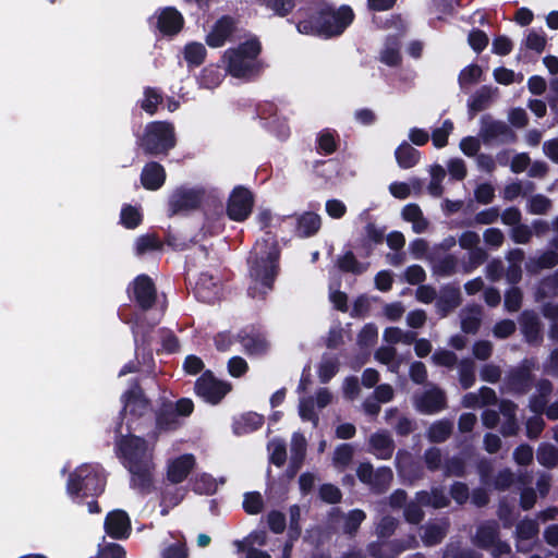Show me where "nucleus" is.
Segmentation results:
<instances>
[{
	"label": "nucleus",
	"mask_w": 558,
	"mask_h": 558,
	"mask_svg": "<svg viewBox=\"0 0 558 558\" xmlns=\"http://www.w3.org/2000/svg\"><path fill=\"white\" fill-rule=\"evenodd\" d=\"M356 476L372 492L380 494L386 492L391 485L393 473L388 466L375 470L369 462H363L356 469Z\"/></svg>",
	"instance_id": "8"
},
{
	"label": "nucleus",
	"mask_w": 558,
	"mask_h": 558,
	"mask_svg": "<svg viewBox=\"0 0 558 558\" xmlns=\"http://www.w3.org/2000/svg\"><path fill=\"white\" fill-rule=\"evenodd\" d=\"M547 38L544 32H538L535 29L529 31L526 38H525V46L526 48L534 50L538 53L544 51L546 47Z\"/></svg>",
	"instance_id": "62"
},
{
	"label": "nucleus",
	"mask_w": 558,
	"mask_h": 558,
	"mask_svg": "<svg viewBox=\"0 0 558 558\" xmlns=\"http://www.w3.org/2000/svg\"><path fill=\"white\" fill-rule=\"evenodd\" d=\"M204 197L201 189L180 187L169 198V210L171 215L189 211L199 206Z\"/></svg>",
	"instance_id": "11"
},
{
	"label": "nucleus",
	"mask_w": 558,
	"mask_h": 558,
	"mask_svg": "<svg viewBox=\"0 0 558 558\" xmlns=\"http://www.w3.org/2000/svg\"><path fill=\"white\" fill-rule=\"evenodd\" d=\"M385 418L388 424L395 426V429L399 435H408L413 429L412 421L405 416L399 415V412L396 408L387 410Z\"/></svg>",
	"instance_id": "40"
},
{
	"label": "nucleus",
	"mask_w": 558,
	"mask_h": 558,
	"mask_svg": "<svg viewBox=\"0 0 558 558\" xmlns=\"http://www.w3.org/2000/svg\"><path fill=\"white\" fill-rule=\"evenodd\" d=\"M171 541L165 542L161 558H187L189 551L183 535H170Z\"/></svg>",
	"instance_id": "34"
},
{
	"label": "nucleus",
	"mask_w": 558,
	"mask_h": 558,
	"mask_svg": "<svg viewBox=\"0 0 558 558\" xmlns=\"http://www.w3.org/2000/svg\"><path fill=\"white\" fill-rule=\"evenodd\" d=\"M230 390V384L215 378L210 372H205L195 383L196 395L211 404L219 403Z\"/></svg>",
	"instance_id": "9"
},
{
	"label": "nucleus",
	"mask_w": 558,
	"mask_h": 558,
	"mask_svg": "<svg viewBox=\"0 0 558 558\" xmlns=\"http://www.w3.org/2000/svg\"><path fill=\"white\" fill-rule=\"evenodd\" d=\"M268 451L270 454L271 463L276 464L277 466H281L284 464L287 459V450L286 444L282 440L272 439L268 444Z\"/></svg>",
	"instance_id": "57"
},
{
	"label": "nucleus",
	"mask_w": 558,
	"mask_h": 558,
	"mask_svg": "<svg viewBox=\"0 0 558 558\" xmlns=\"http://www.w3.org/2000/svg\"><path fill=\"white\" fill-rule=\"evenodd\" d=\"M522 332L530 343H538L542 340V328L538 317L532 312H523L520 317Z\"/></svg>",
	"instance_id": "29"
},
{
	"label": "nucleus",
	"mask_w": 558,
	"mask_h": 558,
	"mask_svg": "<svg viewBox=\"0 0 558 558\" xmlns=\"http://www.w3.org/2000/svg\"><path fill=\"white\" fill-rule=\"evenodd\" d=\"M253 203V195L248 190L242 186L235 187L229 198L228 216L232 220L244 221L251 215Z\"/></svg>",
	"instance_id": "12"
},
{
	"label": "nucleus",
	"mask_w": 558,
	"mask_h": 558,
	"mask_svg": "<svg viewBox=\"0 0 558 558\" xmlns=\"http://www.w3.org/2000/svg\"><path fill=\"white\" fill-rule=\"evenodd\" d=\"M161 95L154 88H146L144 92V99L142 100V109L149 114H154L161 102Z\"/></svg>",
	"instance_id": "61"
},
{
	"label": "nucleus",
	"mask_w": 558,
	"mask_h": 558,
	"mask_svg": "<svg viewBox=\"0 0 558 558\" xmlns=\"http://www.w3.org/2000/svg\"><path fill=\"white\" fill-rule=\"evenodd\" d=\"M121 223L128 229L136 228L142 221L140 209L131 205H125L121 210Z\"/></svg>",
	"instance_id": "58"
},
{
	"label": "nucleus",
	"mask_w": 558,
	"mask_h": 558,
	"mask_svg": "<svg viewBox=\"0 0 558 558\" xmlns=\"http://www.w3.org/2000/svg\"><path fill=\"white\" fill-rule=\"evenodd\" d=\"M400 45L397 38H388L384 49L380 52V61L387 65L393 66L400 62Z\"/></svg>",
	"instance_id": "45"
},
{
	"label": "nucleus",
	"mask_w": 558,
	"mask_h": 558,
	"mask_svg": "<svg viewBox=\"0 0 558 558\" xmlns=\"http://www.w3.org/2000/svg\"><path fill=\"white\" fill-rule=\"evenodd\" d=\"M225 74L218 66L205 68L199 76V84L206 88H215L222 82Z\"/></svg>",
	"instance_id": "48"
},
{
	"label": "nucleus",
	"mask_w": 558,
	"mask_h": 558,
	"mask_svg": "<svg viewBox=\"0 0 558 558\" xmlns=\"http://www.w3.org/2000/svg\"><path fill=\"white\" fill-rule=\"evenodd\" d=\"M124 407L123 412L124 413H132V414H138L143 415L144 412L147 410V403L146 401L141 397L137 389H131L126 391L122 397Z\"/></svg>",
	"instance_id": "37"
},
{
	"label": "nucleus",
	"mask_w": 558,
	"mask_h": 558,
	"mask_svg": "<svg viewBox=\"0 0 558 558\" xmlns=\"http://www.w3.org/2000/svg\"><path fill=\"white\" fill-rule=\"evenodd\" d=\"M264 506L263 497L259 493H246L244 495L243 508L248 514H257Z\"/></svg>",
	"instance_id": "64"
},
{
	"label": "nucleus",
	"mask_w": 558,
	"mask_h": 558,
	"mask_svg": "<svg viewBox=\"0 0 558 558\" xmlns=\"http://www.w3.org/2000/svg\"><path fill=\"white\" fill-rule=\"evenodd\" d=\"M239 341L243 350L248 355H260L268 350V342L264 335L257 330H242L239 336Z\"/></svg>",
	"instance_id": "21"
},
{
	"label": "nucleus",
	"mask_w": 558,
	"mask_h": 558,
	"mask_svg": "<svg viewBox=\"0 0 558 558\" xmlns=\"http://www.w3.org/2000/svg\"><path fill=\"white\" fill-rule=\"evenodd\" d=\"M219 294V280L208 272H203L195 286L196 298L203 302L211 303L218 300Z\"/></svg>",
	"instance_id": "20"
},
{
	"label": "nucleus",
	"mask_w": 558,
	"mask_h": 558,
	"mask_svg": "<svg viewBox=\"0 0 558 558\" xmlns=\"http://www.w3.org/2000/svg\"><path fill=\"white\" fill-rule=\"evenodd\" d=\"M536 458L544 466H555L558 463V450L553 445L543 444L537 450Z\"/></svg>",
	"instance_id": "53"
},
{
	"label": "nucleus",
	"mask_w": 558,
	"mask_h": 558,
	"mask_svg": "<svg viewBox=\"0 0 558 558\" xmlns=\"http://www.w3.org/2000/svg\"><path fill=\"white\" fill-rule=\"evenodd\" d=\"M482 69L477 64L465 66L459 74V84L462 88H466L481 80Z\"/></svg>",
	"instance_id": "55"
},
{
	"label": "nucleus",
	"mask_w": 558,
	"mask_h": 558,
	"mask_svg": "<svg viewBox=\"0 0 558 558\" xmlns=\"http://www.w3.org/2000/svg\"><path fill=\"white\" fill-rule=\"evenodd\" d=\"M367 451L379 460H389L395 451V442L389 433L376 432L368 439Z\"/></svg>",
	"instance_id": "18"
},
{
	"label": "nucleus",
	"mask_w": 558,
	"mask_h": 558,
	"mask_svg": "<svg viewBox=\"0 0 558 558\" xmlns=\"http://www.w3.org/2000/svg\"><path fill=\"white\" fill-rule=\"evenodd\" d=\"M161 248V242L153 234L140 236L135 243V251L137 255H143L147 252L157 251Z\"/></svg>",
	"instance_id": "60"
},
{
	"label": "nucleus",
	"mask_w": 558,
	"mask_h": 558,
	"mask_svg": "<svg viewBox=\"0 0 558 558\" xmlns=\"http://www.w3.org/2000/svg\"><path fill=\"white\" fill-rule=\"evenodd\" d=\"M453 130V123L450 120H445L440 128L433 131L432 141L436 148H442L448 143V136Z\"/></svg>",
	"instance_id": "59"
},
{
	"label": "nucleus",
	"mask_w": 558,
	"mask_h": 558,
	"mask_svg": "<svg viewBox=\"0 0 558 558\" xmlns=\"http://www.w3.org/2000/svg\"><path fill=\"white\" fill-rule=\"evenodd\" d=\"M354 20V12L348 5L332 9L329 5L310 8V17L298 22V31L306 35H317L325 38L341 35Z\"/></svg>",
	"instance_id": "3"
},
{
	"label": "nucleus",
	"mask_w": 558,
	"mask_h": 558,
	"mask_svg": "<svg viewBox=\"0 0 558 558\" xmlns=\"http://www.w3.org/2000/svg\"><path fill=\"white\" fill-rule=\"evenodd\" d=\"M429 262L434 274L441 277H450L458 272L462 274V260L453 254L445 256H430Z\"/></svg>",
	"instance_id": "23"
},
{
	"label": "nucleus",
	"mask_w": 558,
	"mask_h": 558,
	"mask_svg": "<svg viewBox=\"0 0 558 558\" xmlns=\"http://www.w3.org/2000/svg\"><path fill=\"white\" fill-rule=\"evenodd\" d=\"M206 56L204 45L199 43L187 44L184 48V59L190 66H198L203 63Z\"/></svg>",
	"instance_id": "49"
},
{
	"label": "nucleus",
	"mask_w": 558,
	"mask_h": 558,
	"mask_svg": "<svg viewBox=\"0 0 558 558\" xmlns=\"http://www.w3.org/2000/svg\"><path fill=\"white\" fill-rule=\"evenodd\" d=\"M138 146L148 155L166 154L175 146L174 126L162 121L148 123Z\"/></svg>",
	"instance_id": "6"
},
{
	"label": "nucleus",
	"mask_w": 558,
	"mask_h": 558,
	"mask_svg": "<svg viewBox=\"0 0 558 558\" xmlns=\"http://www.w3.org/2000/svg\"><path fill=\"white\" fill-rule=\"evenodd\" d=\"M195 466V458L191 453H185L169 460L167 465V478L172 484L183 482Z\"/></svg>",
	"instance_id": "17"
},
{
	"label": "nucleus",
	"mask_w": 558,
	"mask_h": 558,
	"mask_svg": "<svg viewBox=\"0 0 558 558\" xmlns=\"http://www.w3.org/2000/svg\"><path fill=\"white\" fill-rule=\"evenodd\" d=\"M417 544L416 537L411 535L403 541H396L381 545L374 544L369 546V551L374 558H396L401 553L415 548Z\"/></svg>",
	"instance_id": "14"
},
{
	"label": "nucleus",
	"mask_w": 558,
	"mask_h": 558,
	"mask_svg": "<svg viewBox=\"0 0 558 558\" xmlns=\"http://www.w3.org/2000/svg\"><path fill=\"white\" fill-rule=\"evenodd\" d=\"M414 405L422 413H437L446 408V395L437 386L429 385L424 392L414 396Z\"/></svg>",
	"instance_id": "13"
},
{
	"label": "nucleus",
	"mask_w": 558,
	"mask_h": 558,
	"mask_svg": "<svg viewBox=\"0 0 558 558\" xmlns=\"http://www.w3.org/2000/svg\"><path fill=\"white\" fill-rule=\"evenodd\" d=\"M219 483L209 474L197 475L193 483V490L197 494L211 495L218 489Z\"/></svg>",
	"instance_id": "50"
},
{
	"label": "nucleus",
	"mask_w": 558,
	"mask_h": 558,
	"mask_svg": "<svg viewBox=\"0 0 558 558\" xmlns=\"http://www.w3.org/2000/svg\"><path fill=\"white\" fill-rule=\"evenodd\" d=\"M493 98V89L487 86L481 87L469 99L468 106L472 113H476L486 109Z\"/></svg>",
	"instance_id": "39"
},
{
	"label": "nucleus",
	"mask_w": 558,
	"mask_h": 558,
	"mask_svg": "<svg viewBox=\"0 0 558 558\" xmlns=\"http://www.w3.org/2000/svg\"><path fill=\"white\" fill-rule=\"evenodd\" d=\"M396 356L397 351L392 347H381L375 353L376 360L388 365L391 372H397L399 368V362L396 360Z\"/></svg>",
	"instance_id": "56"
},
{
	"label": "nucleus",
	"mask_w": 558,
	"mask_h": 558,
	"mask_svg": "<svg viewBox=\"0 0 558 558\" xmlns=\"http://www.w3.org/2000/svg\"><path fill=\"white\" fill-rule=\"evenodd\" d=\"M459 381L463 389L472 387L475 383V365L470 359H464L459 363Z\"/></svg>",
	"instance_id": "46"
},
{
	"label": "nucleus",
	"mask_w": 558,
	"mask_h": 558,
	"mask_svg": "<svg viewBox=\"0 0 558 558\" xmlns=\"http://www.w3.org/2000/svg\"><path fill=\"white\" fill-rule=\"evenodd\" d=\"M416 500L424 506H430L433 508H444L448 506L449 500L441 489H433L428 492H418L416 494Z\"/></svg>",
	"instance_id": "41"
},
{
	"label": "nucleus",
	"mask_w": 558,
	"mask_h": 558,
	"mask_svg": "<svg viewBox=\"0 0 558 558\" xmlns=\"http://www.w3.org/2000/svg\"><path fill=\"white\" fill-rule=\"evenodd\" d=\"M461 303L460 289L453 286H446L441 289L436 301L437 312L444 317L453 311Z\"/></svg>",
	"instance_id": "26"
},
{
	"label": "nucleus",
	"mask_w": 558,
	"mask_h": 558,
	"mask_svg": "<svg viewBox=\"0 0 558 558\" xmlns=\"http://www.w3.org/2000/svg\"><path fill=\"white\" fill-rule=\"evenodd\" d=\"M452 432V423L449 421H438L428 429V439L433 442L445 441Z\"/></svg>",
	"instance_id": "51"
},
{
	"label": "nucleus",
	"mask_w": 558,
	"mask_h": 558,
	"mask_svg": "<svg viewBox=\"0 0 558 558\" xmlns=\"http://www.w3.org/2000/svg\"><path fill=\"white\" fill-rule=\"evenodd\" d=\"M234 29L233 20L230 17H221L214 25L211 32L206 37V43L213 48H218L225 45L227 38Z\"/></svg>",
	"instance_id": "25"
},
{
	"label": "nucleus",
	"mask_w": 558,
	"mask_h": 558,
	"mask_svg": "<svg viewBox=\"0 0 558 558\" xmlns=\"http://www.w3.org/2000/svg\"><path fill=\"white\" fill-rule=\"evenodd\" d=\"M449 522L441 520L437 523H429L424 527L422 541L426 546H434L439 544L447 534Z\"/></svg>",
	"instance_id": "35"
},
{
	"label": "nucleus",
	"mask_w": 558,
	"mask_h": 558,
	"mask_svg": "<svg viewBox=\"0 0 558 558\" xmlns=\"http://www.w3.org/2000/svg\"><path fill=\"white\" fill-rule=\"evenodd\" d=\"M480 235L474 231H464L458 243L461 248L469 251L466 259H462V274H471L484 264L488 257L486 251L480 247Z\"/></svg>",
	"instance_id": "7"
},
{
	"label": "nucleus",
	"mask_w": 558,
	"mask_h": 558,
	"mask_svg": "<svg viewBox=\"0 0 558 558\" xmlns=\"http://www.w3.org/2000/svg\"><path fill=\"white\" fill-rule=\"evenodd\" d=\"M553 386L548 380H541L537 385L538 396H534L530 401V409L536 413L541 414L546 407L547 396L551 392Z\"/></svg>",
	"instance_id": "43"
},
{
	"label": "nucleus",
	"mask_w": 558,
	"mask_h": 558,
	"mask_svg": "<svg viewBox=\"0 0 558 558\" xmlns=\"http://www.w3.org/2000/svg\"><path fill=\"white\" fill-rule=\"evenodd\" d=\"M260 45L256 39L247 40L236 49H228L223 59L227 62V71L234 77L250 78L259 72L257 56Z\"/></svg>",
	"instance_id": "4"
},
{
	"label": "nucleus",
	"mask_w": 558,
	"mask_h": 558,
	"mask_svg": "<svg viewBox=\"0 0 558 558\" xmlns=\"http://www.w3.org/2000/svg\"><path fill=\"white\" fill-rule=\"evenodd\" d=\"M306 451V439L300 433H294L291 439V460L299 466Z\"/></svg>",
	"instance_id": "54"
},
{
	"label": "nucleus",
	"mask_w": 558,
	"mask_h": 558,
	"mask_svg": "<svg viewBox=\"0 0 558 558\" xmlns=\"http://www.w3.org/2000/svg\"><path fill=\"white\" fill-rule=\"evenodd\" d=\"M395 156L399 167L402 169H410L420 160V151L407 142L398 146Z\"/></svg>",
	"instance_id": "36"
},
{
	"label": "nucleus",
	"mask_w": 558,
	"mask_h": 558,
	"mask_svg": "<svg viewBox=\"0 0 558 558\" xmlns=\"http://www.w3.org/2000/svg\"><path fill=\"white\" fill-rule=\"evenodd\" d=\"M538 534V524L534 520L525 519L519 522L515 530L517 549L529 553L533 548V539Z\"/></svg>",
	"instance_id": "19"
},
{
	"label": "nucleus",
	"mask_w": 558,
	"mask_h": 558,
	"mask_svg": "<svg viewBox=\"0 0 558 558\" xmlns=\"http://www.w3.org/2000/svg\"><path fill=\"white\" fill-rule=\"evenodd\" d=\"M353 447L349 444L338 446L333 453V464L338 468H345L353 458Z\"/></svg>",
	"instance_id": "63"
},
{
	"label": "nucleus",
	"mask_w": 558,
	"mask_h": 558,
	"mask_svg": "<svg viewBox=\"0 0 558 558\" xmlns=\"http://www.w3.org/2000/svg\"><path fill=\"white\" fill-rule=\"evenodd\" d=\"M123 465L132 475L133 487L145 492L153 483L155 464L153 462V446L137 436H125L117 442Z\"/></svg>",
	"instance_id": "2"
},
{
	"label": "nucleus",
	"mask_w": 558,
	"mask_h": 558,
	"mask_svg": "<svg viewBox=\"0 0 558 558\" xmlns=\"http://www.w3.org/2000/svg\"><path fill=\"white\" fill-rule=\"evenodd\" d=\"M280 250L275 235L266 233L257 240L250 257L248 295L253 299H263L272 290L274 281L279 272Z\"/></svg>",
	"instance_id": "1"
},
{
	"label": "nucleus",
	"mask_w": 558,
	"mask_h": 558,
	"mask_svg": "<svg viewBox=\"0 0 558 558\" xmlns=\"http://www.w3.org/2000/svg\"><path fill=\"white\" fill-rule=\"evenodd\" d=\"M132 291L135 301L143 310L151 307L156 300V289L148 276L141 275L136 277L133 281Z\"/></svg>",
	"instance_id": "16"
},
{
	"label": "nucleus",
	"mask_w": 558,
	"mask_h": 558,
	"mask_svg": "<svg viewBox=\"0 0 558 558\" xmlns=\"http://www.w3.org/2000/svg\"><path fill=\"white\" fill-rule=\"evenodd\" d=\"M106 477L98 464H83L69 478L68 493L84 496L98 495L105 489Z\"/></svg>",
	"instance_id": "5"
},
{
	"label": "nucleus",
	"mask_w": 558,
	"mask_h": 558,
	"mask_svg": "<svg viewBox=\"0 0 558 558\" xmlns=\"http://www.w3.org/2000/svg\"><path fill=\"white\" fill-rule=\"evenodd\" d=\"M383 338L386 342L390 344H411L415 341L416 333L413 331H404L398 327H388L385 329Z\"/></svg>",
	"instance_id": "42"
},
{
	"label": "nucleus",
	"mask_w": 558,
	"mask_h": 558,
	"mask_svg": "<svg viewBox=\"0 0 558 558\" xmlns=\"http://www.w3.org/2000/svg\"><path fill=\"white\" fill-rule=\"evenodd\" d=\"M157 26L162 34L173 35L182 28L183 17L175 9L166 8L158 15Z\"/></svg>",
	"instance_id": "24"
},
{
	"label": "nucleus",
	"mask_w": 558,
	"mask_h": 558,
	"mask_svg": "<svg viewBox=\"0 0 558 558\" xmlns=\"http://www.w3.org/2000/svg\"><path fill=\"white\" fill-rule=\"evenodd\" d=\"M337 133L332 130H323L317 135V151L322 155H330L338 146Z\"/></svg>",
	"instance_id": "44"
},
{
	"label": "nucleus",
	"mask_w": 558,
	"mask_h": 558,
	"mask_svg": "<svg viewBox=\"0 0 558 558\" xmlns=\"http://www.w3.org/2000/svg\"><path fill=\"white\" fill-rule=\"evenodd\" d=\"M185 496V489L181 487H166L161 497V514L167 515L169 510L178 506Z\"/></svg>",
	"instance_id": "38"
},
{
	"label": "nucleus",
	"mask_w": 558,
	"mask_h": 558,
	"mask_svg": "<svg viewBox=\"0 0 558 558\" xmlns=\"http://www.w3.org/2000/svg\"><path fill=\"white\" fill-rule=\"evenodd\" d=\"M478 136L485 145L513 142L515 137L514 133L505 122L486 116L481 120Z\"/></svg>",
	"instance_id": "10"
},
{
	"label": "nucleus",
	"mask_w": 558,
	"mask_h": 558,
	"mask_svg": "<svg viewBox=\"0 0 558 558\" xmlns=\"http://www.w3.org/2000/svg\"><path fill=\"white\" fill-rule=\"evenodd\" d=\"M320 216L315 213L307 211L298 217L296 233L302 238L312 236L320 229Z\"/></svg>",
	"instance_id": "33"
},
{
	"label": "nucleus",
	"mask_w": 558,
	"mask_h": 558,
	"mask_svg": "<svg viewBox=\"0 0 558 558\" xmlns=\"http://www.w3.org/2000/svg\"><path fill=\"white\" fill-rule=\"evenodd\" d=\"M558 264V253L556 251H546L536 258H531L527 269L536 271L542 268H551Z\"/></svg>",
	"instance_id": "47"
},
{
	"label": "nucleus",
	"mask_w": 558,
	"mask_h": 558,
	"mask_svg": "<svg viewBox=\"0 0 558 558\" xmlns=\"http://www.w3.org/2000/svg\"><path fill=\"white\" fill-rule=\"evenodd\" d=\"M338 267L342 271L352 274H362L366 270L367 266L361 264L352 252H347L344 255L338 258Z\"/></svg>",
	"instance_id": "52"
},
{
	"label": "nucleus",
	"mask_w": 558,
	"mask_h": 558,
	"mask_svg": "<svg viewBox=\"0 0 558 558\" xmlns=\"http://www.w3.org/2000/svg\"><path fill=\"white\" fill-rule=\"evenodd\" d=\"M483 310L480 305H470L460 313L461 329L466 333H475L482 322Z\"/></svg>",
	"instance_id": "31"
},
{
	"label": "nucleus",
	"mask_w": 558,
	"mask_h": 558,
	"mask_svg": "<svg viewBox=\"0 0 558 558\" xmlns=\"http://www.w3.org/2000/svg\"><path fill=\"white\" fill-rule=\"evenodd\" d=\"M498 539V524L488 521L477 527L473 543L482 548L488 549Z\"/></svg>",
	"instance_id": "32"
},
{
	"label": "nucleus",
	"mask_w": 558,
	"mask_h": 558,
	"mask_svg": "<svg viewBox=\"0 0 558 558\" xmlns=\"http://www.w3.org/2000/svg\"><path fill=\"white\" fill-rule=\"evenodd\" d=\"M166 180V172L161 165L158 162L147 163L141 174V181L147 190H158L162 186Z\"/></svg>",
	"instance_id": "28"
},
{
	"label": "nucleus",
	"mask_w": 558,
	"mask_h": 558,
	"mask_svg": "<svg viewBox=\"0 0 558 558\" xmlns=\"http://www.w3.org/2000/svg\"><path fill=\"white\" fill-rule=\"evenodd\" d=\"M130 519L122 510H114L108 513L105 521V530L113 538H122L129 535Z\"/></svg>",
	"instance_id": "22"
},
{
	"label": "nucleus",
	"mask_w": 558,
	"mask_h": 558,
	"mask_svg": "<svg viewBox=\"0 0 558 558\" xmlns=\"http://www.w3.org/2000/svg\"><path fill=\"white\" fill-rule=\"evenodd\" d=\"M533 364L531 361L525 360L520 367L512 369L505 381L509 391L524 393L531 386V368Z\"/></svg>",
	"instance_id": "15"
},
{
	"label": "nucleus",
	"mask_w": 558,
	"mask_h": 558,
	"mask_svg": "<svg viewBox=\"0 0 558 558\" xmlns=\"http://www.w3.org/2000/svg\"><path fill=\"white\" fill-rule=\"evenodd\" d=\"M401 217L404 221L412 225L414 233H424L429 228V221L425 218L421 207L417 204L411 203L405 205L401 210Z\"/></svg>",
	"instance_id": "27"
},
{
	"label": "nucleus",
	"mask_w": 558,
	"mask_h": 558,
	"mask_svg": "<svg viewBox=\"0 0 558 558\" xmlns=\"http://www.w3.org/2000/svg\"><path fill=\"white\" fill-rule=\"evenodd\" d=\"M500 413L504 417L500 432L504 436H513L519 430V425L515 418L517 405L509 401L502 400L499 404Z\"/></svg>",
	"instance_id": "30"
}]
</instances>
